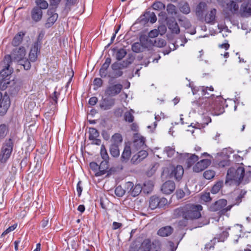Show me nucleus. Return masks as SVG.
<instances>
[{"mask_svg":"<svg viewBox=\"0 0 251 251\" xmlns=\"http://www.w3.org/2000/svg\"><path fill=\"white\" fill-rule=\"evenodd\" d=\"M202 206L200 204H187L176 209L174 211L175 218L182 216L187 220H193L201 217V211Z\"/></svg>","mask_w":251,"mask_h":251,"instance_id":"f257e3e1","label":"nucleus"},{"mask_svg":"<svg viewBox=\"0 0 251 251\" xmlns=\"http://www.w3.org/2000/svg\"><path fill=\"white\" fill-rule=\"evenodd\" d=\"M4 64V68L0 72V89L4 90L9 87L13 86L15 82L13 79H11V74L13 69L10 67L11 58L10 55L5 56L3 61Z\"/></svg>","mask_w":251,"mask_h":251,"instance_id":"f03ea898","label":"nucleus"},{"mask_svg":"<svg viewBox=\"0 0 251 251\" xmlns=\"http://www.w3.org/2000/svg\"><path fill=\"white\" fill-rule=\"evenodd\" d=\"M245 174L244 167L240 166L237 168L232 167L229 168L227 173V179L234 180L239 182L243 178Z\"/></svg>","mask_w":251,"mask_h":251,"instance_id":"7ed1b4c3","label":"nucleus"},{"mask_svg":"<svg viewBox=\"0 0 251 251\" xmlns=\"http://www.w3.org/2000/svg\"><path fill=\"white\" fill-rule=\"evenodd\" d=\"M13 150V143L10 139L3 145L0 153V162L5 163L9 158Z\"/></svg>","mask_w":251,"mask_h":251,"instance_id":"20e7f679","label":"nucleus"},{"mask_svg":"<svg viewBox=\"0 0 251 251\" xmlns=\"http://www.w3.org/2000/svg\"><path fill=\"white\" fill-rule=\"evenodd\" d=\"M100 155L101 158L104 160L102 161L100 165V169L102 168V170L98 172L96 174V176H100L105 174L106 170L108 168V160L109 159V156L105 149V146L102 145L100 148Z\"/></svg>","mask_w":251,"mask_h":251,"instance_id":"39448f33","label":"nucleus"},{"mask_svg":"<svg viewBox=\"0 0 251 251\" xmlns=\"http://www.w3.org/2000/svg\"><path fill=\"white\" fill-rule=\"evenodd\" d=\"M26 54V50L23 47L15 48L12 50L11 54L10 55L11 58V61L20 62L24 59Z\"/></svg>","mask_w":251,"mask_h":251,"instance_id":"423d86ee","label":"nucleus"},{"mask_svg":"<svg viewBox=\"0 0 251 251\" xmlns=\"http://www.w3.org/2000/svg\"><path fill=\"white\" fill-rule=\"evenodd\" d=\"M41 43L38 41L34 43L31 48L29 53V59L31 62H35L37 59L38 55L40 53Z\"/></svg>","mask_w":251,"mask_h":251,"instance_id":"0eeeda50","label":"nucleus"},{"mask_svg":"<svg viewBox=\"0 0 251 251\" xmlns=\"http://www.w3.org/2000/svg\"><path fill=\"white\" fill-rule=\"evenodd\" d=\"M10 104V99L7 95L2 96L0 93V114L4 115L9 107Z\"/></svg>","mask_w":251,"mask_h":251,"instance_id":"6e6552de","label":"nucleus"},{"mask_svg":"<svg viewBox=\"0 0 251 251\" xmlns=\"http://www.w3.org/2000/svg\"><path fill=\"white\" fill-rule=\"evenodd\" d=\"M148 38L145 36H141L140 37V42H136L132 45V50L133 51L139 53L143 51L147 46L145 42H148Z\"/></svg>","mask_w":251,"mask_h":251,"instance_id":"1a4fd4ad","label":"nucleus"},{"mask_svg":"<svg viewBox=\"0 0 251 251\" xmlns=\"http://www.w3.org/2000/svg\"><path fill=\"white\" fill-rule=\"evenodd\" d=\"M47 16L45 26L46 27L49 28L56 21L58 15V14L55 12V9L50 8L47 11Z\"/></svg>","mask_w":251,"mask_h":251,"instance_id":"9d476101","label":"nucleus"},{"mask_svg":"<svg viewBox=\"0 0 251 251\" xmlns=\"http://www.w3.org/2000/svg\"><path fill=\"white\" fill-rule=\"evenodd\" d=\"M123 89V85L117 84L107 87L105 90V95L108 96H115L119 94Z\"/></svg>","mask_w":251,"mask_h":251,"instance_id":"9b49d317","label":"nucleus"},{"mask_svg":"<svg viewBox=\"0 0 251 251\" xmlns=\"http://www.w3.org/2000/svg\"><path fill=\"white\" fill-rule=\"evenodd\" d=\"M211 162V161L209 159H202L198 161L193 166V171L196 173L201 172L209 166Z\"/></svg>","mask_w":251,"mask_h":251,"instance_id":"f8f14e48","label":"nucleus"},{"mask_svg":"<svg viewBox=\"0 0 251 251\" xmlns=\"http://www.w3.org/2000/svg\"><path fill=\"white\" fill-rule=\"evenodd\" d=\"M176 185L174 182L169 180L163 184L161 186V191L163 194L169 195L174 191Z\"/></svg>","mask_w":251,"mask_h":251,"instance_id":"ddd939ff","label":"nucleus"},{"mask_svg":"<svg viewBox=\"0 0 251 251\" xmlns=\"http://www.w3.org/2000/svg\"><path fill=\"white\" fill-rule=\"evenodd\" d=\"M89 133V139L92 141V144L100 145L101 143V140L98 138L99 136L98 131L95 128L90 127Z\"/></svg>","mask_w":251,"mask_h":251,"instance_id":"4468645a","label":"nucleus"},{"mask_svg":"<svg viewBox=\"0 0 251 251\" xmlns=\"http://www.w3.org/2000/svg\"><path fill=\"white\" fill-rule=\"evenodd\" d=\"M226 204L227 201L226 200L220 199L215 201L210 206V209L213 211L220 210L221 214H223L222 213V210L225 208L224 207L226 205Z\"/></svg>","mask_w":251,"mask_h":251,"instance_id":"2eb2a0df","label":"nucleus"},{"mask_svg":"<svg viewBox=\"0 0 251 251\" xmlns=\"http://www.w3.org/2000/svg\"><path fill=\"white\" fill-rule=\"evenodd\" d=\"M184 174V170L182 166L177 165L172 171L170 176L174 177L176 180H179L181 179Z\"/></svg>","mask_w":251,"mask_h":251,"instance_id":"dca6fc26","label":"nucleus"},{"mask_svg":"<svg viewBox=\"0 0 251 251\" xmlns=\"http://www.w3.org/2000/svg\"><path fill=\"white\" fill-rule=\"evenodd\" d=\"M246 192L241 191L239 194V195L237 197L235 200V202L231 205H229L226 207H225V209H223L222 210V213L223 214H225L227 211H230L231 208L235 205H239L242 201V199L244 197L245 195L246 194Z\"/></svg>","mask_w":251,"mask_h":251,"instance_id":"f3484780","label":"nucleus"},{"mask_svg":"<svg viewBox=\"0 0 251 251\" xmlns=\"http://www.w3.org/2000/svg\"><path fill=\"white\" fill-rule=\"evenodd\" d=\"M148 155V153L147 151L142 150L132 156L131 162L133 164H137L147 157Z\"/></svg>","mask_w":251,"mask_h":251,"instance_id":"a211bd4d","label":"nucleus"},{"mask_svg":"<svg viewBox=\"0 0 251 251\" xmlns=\"http://www.w3.org/2000/svg\"><path fill=\"white\" fill-rule=\"evenodd\" d=\"M31 16L34 22H38L40 21L43 16L42 10L38 6L34 7L31 12Z\"/></svg>","mask_w":251,"mask_h":251,"instance_id":"6ab92c4d","label":"nucleus"},{"mask_svg":"<svg viewBox=\"0 0 251 251\" xmlns=\"http://www.w3.org/2000/svg\"><path fill=\"white\" fill-rule=\"evenodd\" d=\"M167 26L172 33L176 34L179 33V27L174 19H170L168 21Z\"/></svg>","mask_w":251,"mask_h":251,"instance_id":"aec40b11","label":"nucleus"},{"mask_svg":"<svg viewBox=\"0 0 251 251\" xmlns=\"http://www.w3.org/2000/svg\"><path fill=\"white\" fill-rule=\"evenodd\" d=\"M173 229L170 226H166L160 228L157 231V234L162 237L168 236L173 232Z\"/></svg>","mask_w":251,"mask_h":251,"instance_id":"412c9836","label":"nucleus"},{"mask_svg":"<svg viewBox=\"0 0 251 251\" xmlns=\"http://www.w3.org/2000/svg\"><path fill=\"white\" fill-rule=\"evenodd\" d=\"M241 15L243 17H248L251 15V3L250 2L242 5Z\"/></svg>","mask_w":251,"mask_h":251,"instance_id":"4be33fe9","label":"nucleus"},{"mask_svg":"<svg viewBox=\"0 0 251 251\" xmlns=\"http://www.w3.org/2000/svg\"><path fill=\"white\" fill-rule=\"evenodd\" d=\"M115 103V100L113 99H105L100 103L101 108L104 110L110 109Z\"/></svg>","mask_w":251,"mask_h":251,"instance_id":"5701e85b","label":"nucleus"},{"mask_svg":"<svg viewBox=\"0 0 251 251\" xmlns=\"http://www.w3.org/2000/svg\"><path fill=\"white\" fill-rule=\"evenodd\" d=\"M134 146L137 149L143 148L145 146V139L142 136L136 137L134 141Z\"/></svg>","mask_w":251,"mask_h":251,"instance_id":"b1692460","label":"nucleus"},{"mask_svg":"<svg viewBox=\"0 0 251 251\" xmlns=\"http://www.w3.org/2000/svg\"><path fill=\"white\" fill-rule=\"evenodd\" d=\"M216 10L215 8L211 9L205 16V21L207 23H213L215 19Z\"/></svg>","mask_w":251,"mask_h":251,"instance_id":"393cba45","label":"nucleus"},{"mask_svg":"<svg viewBox=\"0 0 251 251\" xmlns=\"http://www.w3.org/2000/svg\"><path fill=\"white\" fill-rule=\"evenodd\" d=\"M227 10H228L231 14H234L237 12L239 6L233 1V0L227 4Z\"/></svg>","mask_w":251,"mask_h":251,"instance_id":"a878e982","label":"nucleus"},{"mask_svg":"<svg viewBox=\"0 0 251 251\" xmlns=\"http://www.w3.org/2000/svg\"><path fill=\"white\" fill-rule=\"evenodd\" d=\"M24 35L25 34L23 32H19L14 37L12 42V44L14 46H17L20 45L23 40V38Z\"/></svg>","mask_w":251,"mask_h":251,"instance_id":"bb28decb","label":"nucleus"},{"mask_svg":"<svg viewBox=\"0 0 251 251\" xmlns=\"http://www.w3.org/2000/svg\"><path fill=\"white\" fill-rule=\"evenodd\" d=\"M131 155V150L130 148L128 146H126L125 147L124 150L122 154V159L123 161L126 162Z\"/></svg>","mask_w":251,"mask_h":251,"instance_id":"cd10ccee","label":"nucleus"},{"mask_svg":"<svg viewBox=\"0 0 251 251\" xmlns=\"http://www.w3.org/2000/svg\"><path fill=\"white\" fill-rule=\"evenodd\" d=\"M159 198L155 196H152L150 200L149 207L151 209H154L157 207H159Z\"/></svg>","mask_w":251,"mask_h":251,"instance_id":"c85d7f7f","label":"nucleus"},{"mask_svg":"<svg viewBox=\"0 0 251 251\" xmlns=\"http://www.w3.org/2000/svg\"><path fill=\"white\" fill-rule=\"evenodd\" d=\"M134 113V111L132 109L126 112L124 115L125 120L128 123H132L134 120V117L133 116Z\"/></svg>","mask_w":251,"mask_h":251,"instance_id":"c756f323","label":"nucleus"},{"mask_svg":"<svg viewBox=\"0 0 251 251\" xmlns=\"http://www.w3.org/2000/svg\"><path fill=\"white\" fill-rule=\"evenodd\" d=\"M119 146L118 145H116V144H111L110 147V153L112 156L117 157L119 156L120 150Z\"/></svg>","mask_w":251,"mask_h":251,"instance_id":"7c9ffc66","label":"nucleus"},{"mask_svg":"<svg viewBox=\"0 0 251 251\" xmlns=\"http://www.w3.org/2000/svg\"><path fill=\"white\" fill-rule=\"evenodd\" d=\"M123 138L122 135L119 133H115L112 136V144H116L119 146L122 142Z\"/></svg>","mask_w":251,"mask_h":251,"instance_id":"2f4dec72","label":"nucleus"},{"mask_svg":"<svg viewBox=\"0 0 251 251\" xmlns=\"http://www.w3.org/2000/svg\"><path fill=\"white\" fill-rule=\"evenodd\" d=\"M142 189V187L140 184H136L134 185L132 190L130 193V195H131L133 197L137 196L140 194L141 192Z\"/></svg>","mask_w":251,"mask_h":251,"instance_id":"473e14b6","label":"nucleus"},{"mask_svg":"<svg viewBox=\"0 0 251 251\" xmlns=\"http://www.w3.org/2000/svg\"><path fill=\"white\" fill-rule=\"evenodd\" d=\"M151 242L149 239H146L144 240L141 245V251H151Z\"/></svg>","mask_w":251,"mask_h":251,"instance_id":"72a5a7b5","label":"nucleus"},{"mask_svg":"<svg viewBox=\"0 0 251 251\" xmlns=\"http://www.w3.org/2000/svg\"><path fill=\"white\" fill-rule=\"evenodd\" d=\"M127 68L126 66L124 61L122 62H115L111 65L112 70H122L124 68Z\"/></svg>","mask_w":251,"mask_h":251,"instance_id":"f704fd0d","label":"nucleus"},{"mask_svg":"<svg viewBox=\"0 0 251 251\" xmlns=\"http://www.w3.org/2000/svg\"><path fill=\"white\" fill-rule=\"evenodd\" d=\"M8 132V128L5 124L0 125V139H3Z\"/></svg>","mask_w":251,"mask_h":251,"instance_id":"c9c22d12","label":"nucleus"},{"mask_svg":"<svg viewBox=\"0 0 251 251\" xmlns=\"http://www.w3.org/2000/svg\"><path fill=\"white\" fill-rule=\"evenodd\" d=\"M127 54L126 50L123 48L118 50L116 53V59L120 61L122 60Z\"/></svg>","mask_w":251,"mask_h":251,"instance_id":"e433bc0d","label":"nucleus"},{"mask_svg":"<svg viewBox=\"0 0 251 251\" xmlns=\"http://www.w3.org/2000/svg\"><path fill=\"white\" fill-rule=\"evenodd\" d=\"M199 159V157L195 154H191L187 161L188 167L192 166Z\"/></svg>","mask_w":251,"mask_h":251,"instance_id":"4c0bfd02","label":"nucleus"},{"mask_svg":"<svg viewBox=\"0 0 251 251\" xmlns=\"http://www.w3.org/2000/svg\"><path fill=\"white\" fill-rule=\"evenodd\" d=\"M151 245L152 246V251H161L163 247L161 243L158 240L153 241Z\"/></svg>","mask_w":251,"mask_h":251,"instance_id":"58836bf2","label":"nucleus"},{"mask_svg":"<svg viewBox=\"0 0 251 251\" xmlns=\"http://www.w3.org/2000/svg\"><path fill=\"white\" fill-rule=\"evenodd\" d=\"M223 181H218L212 187L211 192L212 194H217L223 186Z\"/></svg>","mask_w":251,"mask_h":251,"instance_id":"ea45409f","label":"nucleus"},{"mask_svg":"<svg viewBox=\"0 0 251 251\" xmlns=\"http://www.w3.org/2000/svg\"><path fill=\"white\" fill-rule=\"evenodd\" d=\"M113 73L111 74H109L108 77L111 78H116L121 76L123 72L120 70H112Z\"/></svg>","mask_w":251,"mask_h":251,"instance_id":"a19ab883","label":"nucleus"},{"mask_svg":"<svg viewBox=\"0 0 251 251\" xmlns=\"http://www.w3.org/2000/svg\"><path fill=\"white\" fill-rule=\"evenodd\" d=\"M154 187V185L153 182L151 181H147L144 183V189L147 193H149L152 191L153 188Z\"/></svg>","mask_w":251,"mask_h":251,"instance_id":"79ce46f5","label":"nucleus"},{"mask_svg":"<svg viewBox=\"0 0 251 251\" xmlns=\"http://www.w3.org/2000/svg\"><path fill=\"white\" fill-rule=\"evenodd\" d=\"M37 6L41 9H46L48 7V2L45 0H36L35 1Z\"/></svg>","mask_w":251,"mask_h":251,"instance_id":"37998d69","label":"nucleus"},{"mask_svg":"<svg viewBox=\"0 0 251 251\" xmlns=\"http://www.w3.org/2000/svg\"><path fill=\"white\" fill-rule=\"evenodd\" d=\"M206 4L204 2H200L196 8V13L200 15L202 14L203 11L206 8Z\"/></svg>","mask_w":251,"mask_h":251,"instance_id":"c03bdc74","label":"nucleus"},{"mask_svg":"<svg viewBox=\"0 0 251 251\" xmlns=\"http://www.w3.org/2000/svg\"><path fill=\"white\" fill-rule=\"evenodd\" d=\"M166 44V42L165 40L163 39L157 38L154 40L153 46L158 48H162L164 47Z\"/></svg>","mask_w":251,"mask_h":251,"instance_id":"a18cd8bd","label":"nucleus"},{"mask_svg":"<svg viewBox=\"0 0 251 251\" xmlns=\"http://www.w3.org/2000/svg\"><path fill=\"white\" fill-rule=\"evenodd\" d=\"M215 172L211 170H208L205 171L203 173V176L205 178L207 179H210L214 177L215 176Z\"/></svg>","mask_w":251,"mask_h":251,"instance_id":"49530a36","label":"nucleus"},{"mask_svg":"<svg viewBox=\"0 0 251 251\" xmlns=\"http://www.w3.org/2000/svg\"><path fill=\"white\" fill-rule=\"evenodd\" d=\"M161 251H175V249L174 247V243L172 242H170L167 245L163 246Z\"/></svg>","mask_w":251,"mask_h":251,"instance_id":"de8ad7c7","label":"nucleus"},{"mask_svg":"<svg viewBox=\"0 0 251 251\" xmlns=\"http://www.w3.org/2000/svg\"><path fill=\"white\" fill-rule=\"evenodd\" d=\"M164 152H165L169 157H172L175 153L174 148L171 147H166L164 149Z\"/></svg>","mask_w":251,"mask_h":251,"instance_id":"09e8293b","label":"nucleus"},{"mask_svg":"<svg viewBox=\"0 0 251 251\" xmlns=\"http://www.w3.org/2000/svg\"><path fill=\"white\" fill-rule=\"evenodd\" d=\"M152 8L154 10H161L165 9V5L163 3L160 1H157L153 4Z\"/></svg>","mask_w":251,"mask_h":251,"instance_id":"8fccbe9b","label":"nucleus"},{"mask_svg":"<svg viewBox=\"0 0 251 251\" xmlns=\"http://www.w3.org/2000/svg\"><path fill=\"white\" fill-rule=\"evenodd\" d=\"M115 194L118 197H122L126 193V190L121 186H117L115 190Z\"/></svg>","mask_w":251,"mask_h":251,"instance_id":"3c124183","label":"nucleus"},{"mask_svg":"<svg viewBox=\"0 0 251 251\" xmlns=\"http://www.w3.org/2000/svg\"><path fill=\"white\" fill-rule=\"evenodd\" d=\"M180 11L184 14H187L190 12V8L187 3L181 5L179 8Z\"/></svg>","mask_w":251,"mask_h":251,"instance_id":"603ef678","label":"nucleus"},{"mask_svg":"<svg viewBox=\"0 0 251 251\" xmlns=\"http://www.w3.org/2000/svg\"><path fill=\"white\" fill-rule=\"evenodd\" d=\"M201 200L203 202H209L211 200V198L210 196V193L209 192H205L201 195Z\"/></svg>","mask_w":251,"mask_h":251,"instance_id":"864d4df0","label":"nucleus"},{"mask_svg":"<svg viewBox=\"0 0 251 251\" xmlns=\"http://www.w3.org/2000/svg\"><path fill=\"white\" fill-rule=\"evenodd\" d=\"M167 11L169 14L171 15H176V7L174 5L172 4L167 5Z\"/></svg>","mask_w":251,"mask_h":251,"instance_id":"5fc2aeb1","label":"nucleus"},{"mask_svg":"<svg viewBox=\"0 0 251 251\" xmlns=\"http://www.w3.org/2000/svg\"><path fill=\"white\" fill-rule=\"evenodd\" d=\"M20 64L22 65L24 67V68L25 70H28L31 68V64L30 62L28 60H24L23 59L22 61H20Z\"/></svg>","mask_w":251,"mask_h":251,"instance_id":"6e6d98bb","label":"nucleus"},{"mask_svg":"<svg viewBox=\"0 0 251 251\" xmlns=\"http://www.w3.org/2000/svg\"><path fill=\"white\" fill-rule=\"evenodd\" d=\"M133 186L134 184L132 182L128 181L126 182L124 185V189L126 190V192L130 194Z\"/></svg>","mask_w":251,"mask_h":251,"instance_id":"4d7b16f0","label":"nucleus"},{"mask_svg":"<svg viewBox=\"0 0 251 251\" xmlns=\"http://www.w3.org/2000/svg\"><path fill=\"white\" fill-rule=\"evenodd\" d=\"M60 95V92L55 90L51 96V98L54 101V103L56 104L57 103V100L58 98L59 97Z\"/></svg>","mask_w":251,"mask_h":251,"instance_id":"13d9d810","label":"nucleus"},{"mask_svg":"<svg viewBox=\"0 0 251 251\" xmlns=\"http://www.w3.org/2000/svg\"><path fill=\"white\" fill-rule=\"evenodd\" d=\"M200 90L202 92V94L203 95H205L206 93H207V91H213L214 88L212 87H204V86H201L200 87Z\"/></svg>","mask_w":251,"mask_h":251,"instance_id":"bf43d9fd","label":"nucleus"},{"mask_svg":"<svg viewBox=\"0 0 251 251\" xmlns=\"http://www.w3.org/2000/svg\"><path fill=\"white\" fill-rule=\"evenodd\" d=\"M17 224H14L13 225L9 226L2 233L1 236H4L8 233L13 231L17 227Z\"/></svg>","mask_w":251,"mask_h":251,"instance_id":"052dcab7","label":"nucleus"},{"mask_svg":"<svg viewBox=\"0 0 251 251\" xmlns=\"http://www.w3.org/2000/svg\"><path fill=\"white\" fill-rule=\"evenodd\" d=\"M159 207H163L164 206L167 204L168 201L165 198H159Z\"/></svg>","mask_w":251,"mask_h":251,"instance_id":"680f3d73","label":"nucleus"},{"mask_svg":"<svg viewBox=\"0 0 251 251\" xmlns=\"http://www.w3.org/2000/svg\"><path fill=\"white\" fill-rule=\"evenodd\" d=\"M111 62V59L110 57H107L106 58L104 63L102 65L100 68L104 69L107 70L109 65L110 64Z\"/></svg>","mask_w":251,"mask_h":251,"instance_id":"e2e57ef3","label":"nucleus"},{"mask_svg":"<svg viewBox=\"0 0 251 251\" xmlns=\"http://www.w3.org/2000/svg\"><path fill=\"white\" fill-rule=\"evenodd\" d=\"M134 60V57L132 55H129L128 57L126 60H124L125 64L126 67H127L130 64H132Z\"/></svg>","mask_w":251,"mask_h":251,"instance_id":"0e129e2a","label":"nucleus"},{"mask_svg":"<svg viewBox=\"0 0 251 251\" xmlns=\"http://www.w3.org/2000/svg\"><path fill=\"white\" fill-rule=\"evenodd\" d=\"M159 31L157 29H154L151 30L149 33V37L150 38H155L158 36Z\"/></svg>","mask_w":251,"mask_h":251,"instance_id":"69168bd1","label":"nucleus"},{"mask_svg":"<svg viewBox=\"0 0 251 251\" xmlns=\"http://www.w3.org/2000/svg\"><path fill=\"white\" fill-rule=\"evenodd\" d=\"M100 76L103 78H105L107 76L108 77V75H109L108 74L107 70L102 69V68H100Z\"/></svg>","mask_w":251,"mask_h":251,"instance_id":"338daca9","label":"nucleus"},{"mask_svg":"<svg viewBox=\"0 0 251 251\" xmlns=\"http://www.w3.org/2000/svg\"><path fill=\"white\" fill-rule=\"evenodd\" d=\"M176 196L177 199H180L184 197L185 193L182 190L178 189L176 192Z\"/></svg>","mask_w":251,"mask_h":251,"instance_id":"774afa93","label":"nucleus"}]
</instances>
